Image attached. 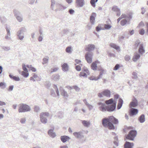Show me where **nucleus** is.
Wrapping results in <instances>:
<instances>
[{
	"label": "nucleus",
	"mask_w": 148,
	"mask_h": 148,
	"mask_svg": "<svg viewBox=\"0 0 148 148\" xmlns=\"http://www.w3.org/2000/svg\"><path fill=\"white\" fill-rule=\"evenodd\" d=\"M112 123L117 124L118 123V121L113 116H110L108 118H105L102 119V123L104 127H108L110 130H114L115 127Z\"/></svg>",
	"instance_id": "f257e3e1"
},
{
	"label": "nucleus",
	"mask_w": 148,
	"mask_h": 148,
	"mask_svg": "<svg viewBox=\"0 0 148 148\" xmlns=\"http://www.w3.org/2000/svg\"><path fill=\"white\" fill-rule=\"evenodd\" d=\"M18 112L19 113L25 112L31 110L30 107L28 105L21 103L18 106Z\"/></svg>",
	"instance_id": "f03ea898"
},
{
	"label": "nucleus",
	"mask_w": 148,
	"mask_h": 148,
	"mask_svg": "<svg viewBox=\"0 0 148 148\" xmlns=\"http://www.w3.org/2000/svg\"><path fill=\"white\" fill-rule=\"evenodd\" d=\"M49 114L48 112H42L40 114V121L42 123L46 124L47 123V118L49 116Z\"/></svg>",
	"instance_id": "7ed1b4c3"
},
{
	"label": "nucleus",
	"mask_w": 148,
	"mask_h": 148,
	"mask_svg": "<svg viewBox=\"0 0 148 148\" xmlns=\"http://www.w3.org/2000/svg\"><path fill=\"white\" fill-rule=\"evenodd\" d=\"M26 32V29L24 27H22L17 32V36L18 39L22 40L24 38V33Z\"/></svg>",
	"instance_id": "20e7f679"
},
{
	"label": "nucleus",
	"mask_w": 148,
	"mask_h": 148,
	"mask_svg": "<svg viewBox=\"0 0 148 148\" xmlns=\"http://www.w3.org/2000/svg\"><path fill=\"white\" fill-rule=\"evenodd\" d=\"M137 132L136 130H132L129 132V134L126 136V138L129 140H133L134 138L136 136Z\"/></svg>",
	"instance_id": "39448f33"
},
{
	"label": "nucleus",
	"mask_w": 148,
	"mask_h": 148,
	"mask_svg": "<svg viewBox=\"0 0 148 148\" xmlns=\"http://www.w3.org/2000/svg\"><path fill=\"white\" fill-rule=\"evenodd\" d=\"M132 13L131 12H129V14L127 15L123 14L121 17L118 18L117 20V22L119 23L122 18H125L127 19V20H130L132 18Z\"/></svg>",
	"instance_id": "423d86ee"
},
{
	"label": "nucleus",
	"mask_w": 148,
	"mask_h": 148,
	"mask_svg": "<svg viewBox=\"0 0 148 148\" xmlns=\"http://www.w3.org/2000/svg\"><path fill=\"white\" fill-rule=\"evenodd\" d=\"M56 6L57 8L54 10L56 12L58 11H62L66 9L67 8L66 6L58 2L56 3Z\"/></svg>",
	"instance_id": "0eeeda50"
},
{
	"label": "nucleus",
	"mask_w": 148,
	"mask_h": 148,
	"mask_svg": "<svg viewBox=\"0 0 148 148\" xmlns=\"http://www.w3.org/2000/svg\"><path fill=\"white\" fill-rule=\"evenodd\" d=\"M93 53L92 52H88L85 55V59L87 62L90 63L92 62Z\"/></svg>",
	"instance_id": "6e6552de"
},
{
	"label": "nucleus",
	"mask_w": 148,
	"mask_h": 148,
	"mask_svg": "<svg viewBox=\"0 0 148 148\" xmlns=\"http://www.w3.org/2000/svg\"><path fill=\"white\" fill-rule=\"evenodd\" d=\"M13 12L17 20L19 22L23 21V18L21 15L20 12L16 10H14Z\"/></svg>",
	"instance_id": "1a4fd4ad"
},
{
	"label": "nucleus",
	"mask_w": 148,
	"mask_h": 148,
	"mask_svg": "<svg viewBox=\"0 0 148 148\" xmlns=\"http://www.w3.org/2000/svg\"><path fill=\"white\" fill-rule=\"evenodd\" d=\"M116 107V103H113L111 105H108L106 106V111L111 112L114 111Z\"/></svg>",
	"instance_id": "9d476101"
},
{
	"label": "nucleus",
	"mask_w": 148,
	"mask_h": 148,
	"mask_svg": "<svg viewBox=\"0 0 148 148\" xmlns=\"http://www.w3.org/2000/svg\"><path fill=\"white\" fill-rule=\"evenodd\" d=\"M98 105L99 106V109L100 111L103 112L106 111V106H106L105 103L99 102L98 103Z\"/></svg>",
	"instance_id": "9b49d317"
},
{
	"label": "nucleus",
	"mask_w": 148,
	"mask_h": 148,
	"mask_svg": "<svg viewBox=\"0 0 148 148\" xmlns=\"http://www.w3.org/2000/svg\"><path fill=\"white\" fill-rule=\"evenodd\" d=\"M138 105V101L136 98H134L133 99L132 101L130 103L129 107L131 108H132V107L135 108Z\"/></svg>",
	"instance_id": "f8f14e48"
},
{
	"label": "nucleus",
	"mask_w": 148,
	"mask_h": 148,
	"mask_svg": "<svg viewBox=\"0 0 148 148\" xmlns=\"http://www.w3.org/2000/svg\"><path fill=\"white\" fill-rule=\"evenodd\" d=\"M73 135L75 137L81 139L84 137L83 133L82 131H81L78 132H74Z\"/></svg>",
	"instance_id": "ddd939ff"
},
{
	"label": "nucleus",
	"mask_w": 148,
	"mask_h": 148,
	"mask_svg": "<svg viewBox=\"0 0 148 148\" xmlns=\"http://www.w3.org/2000/svg\"><path fill=\"white\" fill-rule=\"evenodd\" d=\"M138 110L137 109L134 108H131L130 110L129 114L131 116L136 115L137 114Z\"/></svg>",
	"instance_id": "4468645a"
},
{
	"label": "nucleus",
	"mask_w": 148,
	"mask_h": 148,
	"mask_svg": "<svg viewBox=\"0 0 148 148\" xmlns=\"http://www.w3.org/2000/svg\"><path fill=\"white\" fill-rule=\"evenodd\" d=\"M100 62L98 60L93 62L91 65V69L94 71L96 70L97 68V65Z\"/></svg>",
	"instance_id": "2eb2a0df"
},
{
	"label": "nucleus",
	"mask_w": 148,
	"mask_h": 148,
	"mask_svg": "<svg viewBox=\"0 0 148 148\" xmlns=\"http://www.w3.org/2000/svg\"><path fill=\"white\" fill-rule=\"evenodd\" d=\"M134 146V143H130L126 141L124 144V148H133Z\"/></svg>",
	"instance_id": "dca6fc26"
},
{
	"label": "nucleus",
	"mask_w": 148,
	"mask_h": 148,
	"mask_svg": "<svg viewBox=\"0 0 148 148\" xmlns=\"http://www.w3.org/2000/svg\"><path fill=\"white\" fill-rule=\"evenodd\" d=\"M112 10L117 12L116 15L117 16H119L120 15L121 12L120 9L116 6H113L112 8Z\"/></svg>",
	"instance_id": "f3484780"
},
{
	"label": "nucleus",
	"mask_w": 148,
	"mask_h": 148,
	"mask_svg": "<svg viewBox=\"0 0 148 148\" xmlns=\"http://www.w3.org/2000/svg\"><path fill=\"white\" fill-rule=\"evenodd\" d=\"M95 48V46L94 45L91 44H89L88 45L87 47L86 48L85 50L86 51L90 52L93 50Z\"/></svg>",
	"instance_id": "a211bd4d"
},
{
	"label": "nucleus",
	"mask_w": 148,
	"mask_h": 148,
	"mask_svg": "<svg viewBox=\"0 0 148 148\" xmlns=\"http://www.w3.org/2000/svg\"><path fill=\"white\" fill-rule=\"evenodd\" d=\"M96 16V14L93 12L92 13L90 18V21L92 24L93 25L95 23V18Z\"/></svg>",
	"instance_id": "6ab92c4d"
},
{
	"label": "nucleus",
	"mask_w": 148,
	"mask_h": 148,
	"mask_svg": "<svg viewBox=\"0 0 148 148\" xmlns=\"http://www.w3.org/2000/svg\"><path fill=\"white\" fill-rule=\"evenodd\" d=\"M140 55L137 53H135L132 58V60L134 62H136L140 58Z\"/></svg>",
	"instance_id": "aec40b11"
},
{
	"label": "nucleus",
	"mask_w": 148,
	"mask_h": 148,
	"mask_svg": "<svg viewBox=\"0 0 148 148\" xmlns=\"http://www.w3.org/2000/svg\"><path fill=\"white\" fill-rule=\"evenodd\" d=\"M62 70L64 72L67 71L68 70L69 66L66 63H64L61 66Z\"/></svg>",
	"instance_id": "412c9836"
},
{
	"label": "nucleus",
	"mask_w": 148,
	"mask_h": 148,
	"mask_svg": "<svg viewBox=\"0 0 148 148\" xmlns=\"http://www.w3.org/2000/svg\"><path fill=\"white\" fill-rule=\"evenodd\" d=\"M103 95L107 97H110V91L108 90H105L103 92Z\"/></svg>",
	"instance_id": "4be33fe9"
},
{
	"label": "nucleus",
	"mask_w": 148,
	"mask_h": 148,
	"mask_svg": "<svg viewBox=\"0 0 148 148\" xmlns=\"http://www.w3.org/2000/svg\"><path fill=\"white\" fill-rule=\"evenodd\" d=\"M138 52L140 54L142 55L145 52V50L143 48V44L140 45V47H139Z\"/></svg>",
	"instance_id": "5701e85b"
},
{
	"label": "nucleus",
	"mask_w": 148,
	"mask_h": 148,
	"mask_svg": "<svg viewBox=\"0 0 148 148\" xmlns=\"http://www.w3.org/2000/svg\"><path fill=\"white\" fill-rule=\"evenodd\" d=\"M60 76L58 74H56L52 76L51 79L55 81H57L60 79Z\"/></svg>",
	"instance_id": "b1692460"
},
{
	"label": "nucleus",
	"mask_w": 148,
	"mask_h": 148,
	"mask_svg": "<svg viewBox=\"0 0 148 148\" xmlns=\"http://www.w3.org/2000/svg\"><path fill=\"white\" fill-rule=\"evenodd\" d=\"M138 120L141 123H144L145 121V115L144 114H141L138 118Z\"/></svg>",
	"instance_id": "393cba45"
},
{
	"label": "nucleus",
	"mask_w": 148,
	"mask_h": 148,
	"mask_svg": "<svg viewBox=\"0 0 148 148\" xmlns=\"http://www.w3.org/2000/svg\"><path fill=\"white\" fill-rule=\"evenodd\" d=\"M61 140L63 143H65L70 139V138L66 136H62L61 137Z\"/></svg>",
	"instance_id": "a878e982"
},
{
	"label": "nucleus",
	"mask_w": 148,
	"mask_h": 148,
	"mask_svg": "<svg viewBox=\"0 0 148 148\" xmlns=\"http://www.w3.org/2000/svg\"><path fill=\"white\" fill-rule=\"evenodd\" d=\"M61 92V95L63 96L65 98H67L69 97V95L67 92L66 91L64 90L63 89L62 90L60 89Z\"/></svg>",
	"instance_id": "bb28decb"
},
{
	"label": "nucleus",
	"mask_w": 148,
	"mask_h": 148,
	"mask_svg": "<svg viewBox=\"0 0 148 148\" xmlns=\"http://www.w3.org/2000/svg\"><path fill=\"white\" fill-rule=\"evenodd\" d=\"M82 123L84 126L85 127H88L90 125V122L89 121L86 120H82Z\"/></svg>",
	"instance_id": "cd10ccee"
},
{
	"label": "nucleus",
	"mask_w": 148,
	"mask_h": 148,
	"mask_svg": "<svg viewBox=\"0 0 148 148\" xmlns=\"http://www.w3.org/2000/svg\"><path fill=\"white\" fill-rule=\"evenodd\" d=\"M77 5L80 7H82L84 4V0H76Z\"/></svg>",
	"instance_id": "c85d7f7f"
},
{
	"label": "nucleus",
	"mask_w": 148,
	"mask_h": 148,
	"mask_svg": "<svg viewBox=\"0 0 148 148\" xmlns=\"http://www.w3.org/2000/svg\"><path fill=\"white\" fill-rule=\"evenodd\" d=\"M123 100L120 98L119 100L118 103L117 105V109H119L121 108L123 104Z\"/></svg>",
	"instance_id": "c756f323"
},
{
	"label": "nucleus",
	"mask_w": 148,
	"mask_h": 148,
	"mask_svg": "<svg viewBox=\"0 0 148 148\" xmlns=\"http://www.w3.org/2000/svg\"><path fill=\"white\" fill-rule=\"evenodd\" d=\"M48 133L49 136L52 138H54L56 136V134L53 132V130H49Z\"/></svg>",
	"instance_id": "7c9ffc66"
},
{
	"label": "nucleus",
	"mask_w": 148,
	"mask_h": 148,
	"mask_svg": "<svg viewBox=\"0 0 148 148\" xmlns=\"http://www.w3.org/2000/svg\"><path fill=\"white\" fill-rule=\"evenodd\" d=\"M51 9L53 10H54L55 5L56 4V1L55 0H51Z\"/></svg>",
	"instance_id": "2f4dec72"
},
{
	"label": "nucleus",
	"mask_w": 148,
	"mask_h": 148,
	"mask_svg": "<svg viewBox=\"0 0 148 148\" xmlns=\"http://www.w3.org/2000/svg\"><path fill=\"white\" fill-rule=\"evenodd\" d=\"M49 60V57L47 56H45L44 58L42 60L43 62H42V64H44L47 63L48 62Z\"/></svg>",
	"instance_id": "473e14b6"
},
{
	"label": "nucleus",
	"mask_w": 148,
	"mask_h": 148,
	"mask_svg": "<svg viewBox=\"0 0 148 148\" xmlns=\"http://www.w3.org/2000/svg\"><path fill=\"white\" fill-rule=\"evenodd\" d=\"M110 46L112 47H113L116 50H119L120 51V47L119 46H117L116 44L113 43H111L110 44Z\"/></svg>",
	"instance_id": "72a5a7b5"
},
{
	"label": "nucleus",
	"mask_w": 148,
	"mask_h": 148,
	"mask_svg": "<svg viewBox=\"0 0 148 148\" xmlns=\"http://www.w3.org/2000/svg\"><path fill=\"white\" fill-rule=\"evenodd\" d=\"M32 75L33 77L36 79V81H40L41 80V78L38 76L36 74L34 73Z\"/></svg>",
	"instance_id": "f704fd0d"
},
{
	"label": "nucleus",
	"mask_w": 148,
	"mask_h": 148,
	"mask_svg": "<svg viewBox=\"0 0 148 148\" xmlns=\"http://www.w3.org/2000/svg\"><path fill=\"white\" fill-rule=\"evenodd\" d=\"M11 34H6L5 36V38L7 41L12 40Z\"/></svg>",
	"instance_id": "c9c22d12"
},
{
	"label": "nucleus",
	"mask_w": 148,
	"mask_h": 148,
	"mask_svg": "<svg viewBox=\"0 0 148 148\" xmlns=\"http://www.w3.org/2000/svg\"><path fill=\"white\" fill-rule=\"evenodd\" d=\"M105 103L107 105H109L110 104H112L113 103H116L115 102H114L112 99H111L108 100H107L106 101Z\"/></svg>",
	"instance_id": "e433bc0d"
},
{
	"label": "nucleus",
	"mask_w": 148,
	"mask_h": 148,
	"mask_svg": "<svg viewBox=\"0 0 148 148\" xmlns=\"http://www.w3.org/2000/svg\"><path fill=\"white\" fill-rule=\"evenodd\" d=\"M130 20H127V19H123L121 21V24L122 26H124L127 23V21H129Z\"/></svg>",
	"instance_id": "4c0bfd02"
},
{
	"label": "nucleus",
	"mask_w": 148,
	"mask_h": 148,
	"mask_svg": "<svg viewBox=\"0 0 148 148\" xmlns=\"http://www.w3.org/2000/svg\"><path fill=\"white\" fill-rule=\"evenodd\" d=\"M0 20L2 23H4L6 22L7 19L4 16H0Z\"/></svg>",
	"instance_id": "58836bf2"
},
{
	"label": "nucleus",
	"mask_w": 148,
	"mask_h": 148,
	"mask_svg": "<svg viewBox=\"0 0 148 148\" xmlns=\"http://www.w3.org/2000/svg\"><path fill=\"white\" fill-rule=\"evenodd\" d=\"M5 29L6 30L7 32L6 34H11V33L10 32L11 28L9 26L6 25V27H5Z\"/></svg>",
	"instance_id": "ea45409f"
},
{
	"label": "nucleus",
	"mask_w": 148,
	"mask_h": 148,
	"mask_svg": "<svg viewBox=\"0 0 148 148\" xmlns=\"http://www.w3.org/2000/svg\"><path fill=\"white\" fill-rule=\"evenodd\" d=\"M87 74L83 72H82L80 73L79 75L80 77H84L86 78L87 76Z\"/></svg>",
	"instance_id": "a19ab883"
},
{
	"label": "nucleus",
	"mask_w": 148,
	"mask_h": 148,
	"mask_svg": "<svg viewBox=\"0 0 148 148\" xmlns=\"http://www.w3.org/2000/svg\"><path fill=\"white\" fill-rule=\"evenodd\" d=\"M98 0H91L90 1V3L92 6L94 7H95V3L98 1Z\"/></svg>",
	"instance_id": "79ce46f5"
},
{
	"label": "nucleus",
	"mask_w": 148,
	"mask_h": 148,
	"mask_svg": "<svg viewBox=\"0 0 148 148\" xmlns=\"http://www.w3.org/2000/svg\"><path fill=\"white\" fill-rule=\"evenodd\" d=\"M141 44H143L141 43L139 40H138L136 42L135 44V46L136 47H140V45Z\"/></svg>",
	"instance_id": "37998d69"
},
{
	"label": "nucleus",
	"mask_w": 148,
	"mask_h": 148,
	"mask_svg": "<svg viewBox=\"0 0 148 148\" xmlns=\"http://www.w3.org/2000/svg\"><path fill=\"white\" fill-rule=\"evenodd\" d=\"M54 88H55L56 92L57 95V96L58 97H59L60 94L58 89L56 85H54Z\"/></svg>",
	"instance_id": "c03bdc74"
},
{
	"label": "nucleus",
	"mask_w": 148,
	"mask_h": 148,
	"mask_svg": "<svg viewBox=\"0 0 148 148\" xmlns=\"http://www.w3.org/2000/svg\"><path fill=\"white\" fill-rule=\"evenodd\" d=\"M40 111L39 107L37 106H35L34 107V111L36 112H39Z\"/></svg>",
	"instance_id": "a18cd8bd"
},
{
	"label": "nucleus",
	"mask_w": 148,
	"mask_h": 148,
	"mask_svg": "<svg viewBox=\"0 0 148 148\" xmlns=\"http://www.w3.org/2000/svg\"><path fill=\"white\" fill-rule=\"evenodd\" d=\"M112 27V26L109 24H105L104 25V27L106 29H109Z\"/></svg>",
	"instance_id": "49530a36"
},
{
	"label": "nucleus",
	"mask_w": 148,
	"mask_h": 148,
	"mask_svg": "<svg viewBox=\"0 0 148 148\" xmlns=\"http://www.w3.org/2000/svg\"><path fill=\"white\" fill-rule=\"evenodd\" d=\"M2 49L4 51H8L10 49V48L9 47L3 46L2 47Z\"/></svg>",
	"instance_id": "de8ad7c7"
},
{
	"label": "nucleus",
	"mask_w": 148,
	"mask_h": 148,
	"mask_svg": "<svg viewBox=\"0 0 148 148\" xmlns=\"http://www.w3.org/2000/svg\"><path fill=\"white\" fill-rule=\"evenodd\" d=\"M22 75L24 77H27L29 76V74L28 72L23 71L22 72Z\"/></svg>",
	"instance_id": "09e8293b"
},
{
	"label": "nucleus",
	"mask_w": 148,
	"mask_h": 148,
	"mask_svg": "<svg viewBox=\"0 0 148 148\" xmlns=\"http://www.w3.org/2000/svg\"><path fill=\"white\" fill-rule=\"evenodd\" d=\"M83 72L85 73L87 75H89L90 73L89 71L87 69L86 67H84L83 69Z\"/></svg>",
	"instance_id": "8fccbe9b"
},
{
	"label": "nucleus",
	"mask_w": 148,
	"mask_h": 148,
	"mask_svg": "<svg viewBox=\"0 0 148 148\" xmlns=\"http://www.w3.org/2000/svg\"><path fill=\"white\" fill-rule=\"evenodd\" d=\"M132 78L134 79H137L138 78L137 73L135 72H133L132 73Z\"/></svg>",
	"instance_id": "3c124183"
},
{
	"label": "nucleus",
	"mask_w": 148,
	"mask_h": 148,
	"mask_svg": "<svg viewBox=\"0 0 148 148\" xmlns=\"http://www.w3.org/2000/svg\"><path fill=\"white\" fill-rule=\"evenodd\" d=\"M71 47H67L66 49V51L67 53H71Z\"/></svg>",
	"instance_id": "603ef678"
},
{
	"label": "nucleus",
	"mask_w": 148,
	"mask_h": 148,
	"mask_svg": "<svg viewBox=\"0 0 148 148\" xmlns=\"http://www.w3.org/2000/svg\"><path fill=\"white\" fill-rule=\"evenodd\" d=\"M26 121V118L25 117L22 118L21 119L20 122L22 124H24L25 123Z\"/></svg>",
	"instance_id": "864d4df0"
},
{
	"label": "nucleus",
	"mask_w": 148,
	"mask_h": 148,
	"mask_svg": "<svg viewBox=\"0 0 148 148\" xmlns=\"http://www.w3.org/2000/svg\"><path fill=\"white\" fill-rule=\"evenodd\" d=\"M73 88L75 89L76 92H79L80 90V88L76 86H73Z\"/></svg>",
	"instance_id": "5fc2aeb1"
},
{
	"label": "nucleus",
	"mask_w": 148,
	"mask_h": 148,
	"mask_svg": "<svg viewBox=\"0 0 148 148\" xmlns=\"http://www.w3.org/2000/svg\"><path fill=\"white\" fill-rule=\"evenodd\" d=\"M22 68L24 71L25 72H28L27 69L25 65L24 64H22Z\"/></svg>",
	"instance_id": "6e6d98bb"
},
{
	"label": "nucleus",
	"mask_w": 148,
	"mask_h": 148,
	"mask_svg": "<svg viewBox=\"0 0 148 148\" xmlns=\"http://www.w3.org/2000/svg\"><path fill=\"white\" fill-rule=\"evenodd\" d=\"M100 71V72L99 76L101 78L102 77V76L103 75V74L105 72V71L104 69H101V71Z\"/></svg>",
	"instance_id": "4d7b16f0"
},
{
	"label": "nucleus",
	"mask_w": 148,
	"mask_h": 148,
	"mask_svg": "<svg viewBox=\"0 0 148 148\" xmlns=\"http://www.w3.org/2000/svg\"><path fill=\"white\" fill-rule=\"evenodd\" d=\"M130 59V56L126 55L125 57V59L126 61H129Z\"/></svg>",
	"instance_id": "13d9d810"
},
{
	"label": "nucleus",
	"mask_w": 148,
	"mask_h": 148,
	"mask_svg": "<svg viewBox=\"0 0 148 148\" xmlns=\"http://www.w3.org/2000/svg\"><path fill=\"white\" fill-rule=\"evenodd\" d=\"M86 106H87L88 108H89V110H91L92 109L93 107V106L92 105L90 104L89 103L88 104H87V105Z\"/></svg>",
	"instance_id": "bf43d9fd"
},
{
	"label": "nucleus",
	"mask_w": 148,
	"mask_h": 148,
	"mask_svg": "<svg viewBox=\"0 0 148 148\" xmlns=\"http://www.w3.org/2000/svg\"><path fill=\"white\" fill-rule=\"evenodd\" d=\"M2 86V88H4L5 87V83L1 82L0 83V87Z\"/></svg>",
	"instance_id": "052dcab7"
},
{
	"label": "nucleus",
	"mask_w": 148,
	"mask_h": 148,
	"mask_svg": "<svg viewBox=\"0 0 148 148\" xmlns=\"http://www.w3.org/2000/svg\"><path fill=\"white\" fill-rule=\"evenodd\" d=\"M120 67V66L119 64H117L115 65L114 67V70H117Z\"/></svg>",
	"instance_id": "680f3d73"
},
{
	"label": "nucleus",
	"mask_w": 148,
	"mask_h": 148,
	"mask_svg": "<svg viewBox=\"0 0 148 148\" xmlns=\"http://www.w3.org/2000/svg\"><path fill=\"white\" fill-rule=\"evenodd\" d=\"M59 69V68L58 67H55L53 69H51V73H52L53 72H55L57 71Z\"/></svg>",
	"instance_id": "e2e57ef3"
},
{
	"label": "nucleus",
	"mask_w": 148,
	"mask_h": 148,
	"mask_svg": "<svg viewBox=\"0 0 148 148\" xmlns=\"http://www.w3.org/2000/svg\"><path fill=\"white\" fill-rule=\"evenodd\" d=\"M75 69L77 71H80L81 70V67L79 65L76 66L75 67Z\"/></svg>",
	"instance_id": "0e129e2a"
},
{
	"label": "nucleus",
	"mask_w": 148,
	"mask_h": 148,
	"mask_svg": "<svg viewBox=\"0 0 148 148\" xmlns=\"http://www.w3.org/2000/svg\"><path fill=\"white\" fill-rule=\"evenodd\" d=\"M145 33V30L143 29H141L140 31L139 34L141 35H143Z\"/></svg>",
	"instance_id": "69168bd1"
},
{
	"label": "nucleus",
	"mask_w": 148,
	"mask_h": 148,
	"mask_svg": "<svg viewBox=\"0 0 148 148\" xmlns=\"http://www.w3.org/2000/svg\"><path fill=\"white\" fill-rule=\"evenodd\" d=\"M51 95L53 97H55L56 96V94H55L54 91L53 90H51Z\"/></svg>",
	"instance_id": "338daca9"
},
{
	"label": "nucleus",
	"mask_w": 148,
	"mask_h": 148,
	"mask_svg": "<svg viewBox=\"0 0 148 148\" xmlns=\"http://www.w3.org/2000/svg\"><path fill=\"white\" fill-rule=\"evenodd\" d=\"M14 86L12 85L11 86H10L9 87V89H8V90L9 91H12L13 90V88H14Z\"/></svg>",
	"instance_id": "774afa93"
}]
</instances>
